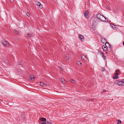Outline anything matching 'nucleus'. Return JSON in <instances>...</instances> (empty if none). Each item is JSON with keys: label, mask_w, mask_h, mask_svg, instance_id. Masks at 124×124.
<instances>
[{"label": "nucleus", "mask_w": 124, "mask_h": 124, "mask_svg": "<svg viewBox=\"0 0 124 124\" xmlns=\"http://www.w3.org/2000/svg\"><path fill=\"white\" fill-rule=\"evenodd\" d=\"M102 57L104 59H106V57L105 56H104V55H102Z\"/></svg>", "instance_id": "obj_18"}, {"label": "nucleus", "mask_w": 124, "mask_h": 124, "mask_svg": "<svg viewBox=\"0 0 124 124\" xmlns=\"http://www.w3.org/2000/svg\"><path fill=\"white\" fill-rule=\"evenodd\" d=\"M101 54H102V55H103V54H103V53H101Z\"/></svg>", "instance_id": "obj_34"}, {"label": "nucleus", "mask_w": 124, "mask_h": 124, "mask_svg": "<svg viewBox=\"0 0 124 124\" xmlns=\"http://www.w3.org/2000/svg\"><path fill=\"white\" fill-rule=\"evenodd\" d=\"M30 78H31V80H32V79H34L35 78L34 77V76L33 75H31L30 77Z\"/></svg>", "instance_id": "obj_16"}, {"label": "nucleus", "mask_w": 124, "mask_h": 124, "mask_svg": "<svg viewBox=\"0 0 124 124\" xmlns=\"http://www.w3.org/2000/svg\"><path fill=\"white\" fill-rule=\"evenodd\" d=\"M89 13L88 11L87 10L85 11L84 13V16L87 19H89Z\"/></svg>", "instance_id": "obj_2"}, {"label": "nucleus", "mask_w": 124, "mask_h": 124, "mask_svg": "<svg viewBox=\"0 0 124 124\" xmlns=\"http://www.w3.org/2000/svg\"><path fill=\"white\" fill-rule=\"evenodd\" d=\"M122 123L121 121L119 120H117V124H120Z\"/></svg>", "instance_id": "obj_17"}, {"label": "nucleus", "mask_w": 124, "mask_h": 124, "mask_svg": "<svg viewBox=\"0 0 124 124\" xmlns=\"http://www.w3.org/2000/svg\"><path fill=\"white\" fill-rule=\"evenodd\" d=\"M39 119L41 120L43 122H45L46 121V118H45L40 117L39 118Z\"/></svg>", "instance_id": "obj_8"}, {"label": "nucleus", "mask_w": 124, "mask_h": 124, "mask_svg": "<svg viewBox=\"0 0 124 124\" xmlns=\"http://www.w3.org/2000/svg\"><path fill=\"white\" fill-rule=\"evenodd\" d=\"M119 70L117 69L116 70V73H117V72H118L119 71Z\"/></svg>", "instance_id": "obj_29"}, {"label": "nucleus", "mask_w": 124, "mask_h": 124, "mask_svg": "<svg viewBox=\"0 0 124 124\" xmlns=\"http://www.w3.org/2000/svg\"><path fill=\"white\" fill-rule=\"evenodd\" d=\"M118 77L117 76L115 75L113 77V79H117L118 78Z\"/></svg>", "instance_id": "obj_13"}, {"label": "nucleus", "mask_w": 124, "mask_h": 124, "mask_svg": "<svg viewBox=\"0 0 124 124\" xmlns=\"http://www.w3.org/2000/svg\"><path fill=\"white\" fill-rule=\"evenodd\" d=\"M79 38L80 40L82 42H83L84 40V36L82 35H79Z\"/></svg>", "instance_id": "obj_4"}, {"label": "nucleus", "mask_w": 124, "mask_h": 124, "mask_svg": "<svg viewBox=\"0 0 124 124\" xmlns=\"http://www.w3.org/2000/svg\"><path fill=\"white\" fill-rule=\"evenodd\" d=\"M40 84L41 86L43 87H45L46 85L45 83L41 82H40Z\"/></svg>", "instance_id": "obj_12"}, {"label": "nucleus", "mask_w": 124, "mask_h": 124, "mask_svg": "<svg viewBox=\"0 0 124 124\" xmlns=\"http://www.w3.org/2000/svg\"><path fill=\"white\" fill-rule=\"evenodd\" d=\"M106 39L104 38H102L101 39V42L103 44H104L106 42Z\"/></svg>", "instance_id": "obj_7"}, {"label": "nucleus", "mask_w": 124, "mask_h": 124, "mask_svg": "<svg viewBox=\"0 0 124 124\" xmlns=\"http://www.w3.org/2000/svg\"><path fill=\"white\" fill-rule=\"evenodd\" d=\"M29 35H30V34H29V33H28V34H27V35H28V36H29Z\"/></svg>", "instance_id": "obj_37"}, {"label": "nucleus", "mask_w": 124, "mask_h": 124, "mask_svg": "<svg viewBox=\"0 0 124 124\" xmlns=\"http://www.w3.org/2000/svg\"><path fill=\"white\" fill-rule=\"evenodd\" d=\"M101 16H102L103 17H104V16H103V15H101Z\"/></svg>", "instance_id": "obj_39"}, {"label": "nucleus", "mask_w": 124, "mask_h": 124, "mask_svg": "<svg viewBox=\"0 0 124 124\" xmlns=\"http://www.w3.org/2000/svg\"><path fill=\"white\" fill-rule=\"evenodd\" d=\"M19 65H21V64L19 63Z\"/></svg>", "instance_id": "obj_40"}, {"label": "nucleus", "mask_w": 124, "mask_h": 124, "mask_svg": "<svg viewBox=\"0 0 124 124\" xmlns=\"http://www.w3.org/2000/svg\"><path fill=\"white\" fill-rule=\"evenodd\" d=\"M102 91H103V92H105L106 91V90L105 89H103L102 90Z\"/></svg>", "instance_id": "obj_31"}, {"label": "nucleus", "mask_w": 124, "mask_h": 124, "mask_svg": "<svg viewBox=\"0 0 124 124\" xmlns=\"http://www.w3.org/2000/svg\"><path fill=\"white\" fill-rule=\"evenodd\" d=\"M11 2L13 3L14 2V0H9Z\"/></svg>", "instance_id": "obj_30"}, {"label": "nucleus", "mask_w": 124, "mask_h": 124, "mask_svg": "<svg viewBox=\"0 0 124 124\" xmlns=\"http://www.w3.org/2000/svg\"><path fill=\"white\" fill-rule=\"evenodd\" d=\"M82 59L84 61H85L87 60V57L83 55L81 57Z\"/></svg>", "instance_id": "obj_5"}, {"label": "nucleus", "mask_w": 124, "mask_h": 124, "mask_svg": "<svg viewBox=\"0 0 124 124\" xmlns=\"http://www.w3.org/2000/svg\"><path fill=\"white\" fill-rule=\"evenodd\" d=\"M8 65H9V64H8Z\"/></svg>", "instance_id": "obj_43"}, {"label": "nucleus", "mask_w": 124, "mask_h": 124, "mask_svg": "<svg viewBox=\"0 0 124 124\" xmlns=\"http://www.w3.org/2000/svg\"><path fill=\"white\" fill-rule=\"evenodd\" d=\"M65 58L67 60H69V57L68 56H65Z\"/></svg>", "instance_id": "obj_19"}, {"label": "nucleus", "mask_w": 124, "mask_h": 124, "mask_svg": "<svg viewBox=\"0 0 124 124\" xmlns=\"http://www.w3.org/2000/svg\"><path fill=\"white\" fill-rule=\"evenodd\" d=\"M8 65H9V64H8Z\"/></svg>", "instance_id": "obj_42"}, {"label": "nucleus", "mask_w": 124, "mask_h": 124, "mask_svg": "<svg viewBox=\"0 0 124 124\" xmlns=\"http://www.w3.org/2000/svg\"><path fill=\"white\" fill-rule=\"evenodd\" d=\"M104 18H105V19L106 20H103L102 21H103L104 22H108V19L107 18H106V17H104Z\"/></svg>", "instance_id": "obj_14"}, {"label": "nucleus", "mask_w": 124, "mask_h": 124, "mask_svg": "<svg viewBox=\"0 0 124 124\" xmlns=\"http://www.w3.org/2000/svg\"><path fill=\"white\" fill-rule=\"evenodd\" d=\"M101 15L100 14H98L96 16L97 18L99 20H101V21H103V20L101 19L100 18V17L101 16Z\"/></svg>", "instance_id": "obj_9"}, {"label": "nucleus", "mask_w": 124, "mask_h": 124, "mask_svg": "<svg viewBox=\"0 0 124 124\" xmlns=\"http://www.w3.org/2000/svg\"><path fill=\"white\" fill-rule=\"evenodd\" d=\"M122 81L123 82V83H124V79L123 80V81Z\"/></svg>", "instance_id": "obj_35"}, {"label": "nucleus", "mask_w": 124, "mask_h": 124, "mask_svg": "<svg viewBox=\"0 0 124 124\" xmlns=\"http://www.w3.org/2000/svg\"><path fill=\"white\" fill-rule=\"evenodd\" d=\"M101 53V52L100 51V50L99 49L98 50V54H100V53Z\"/></svg>", "instance_id": "obj_27"}, {"label": "nucleus", "mask_w": 124, "mask_h": 124, "mask_svg": "<svg viewBox=\"0 0 124 124\" xmlns=\"http://www.w3.org/2000/svg\"><path fill=\"white\" fill-rule=\"evenodd\" d=\"M110 26H111L112 28H114V27L112 25H113L115 26H116L114 24H110Z\"/></svg>", "instance_id": "obj_21"}, {"label": "nucleus", "mask_w": 124, "mask_h": 124, "mask_svg": "<svg viewBox=\"0 0 124 124\" xmlns=\"http://www.w3.org/2000/svg\"><path fill=\"white\" fill-rule=\"evenodd\" d=\"M35 4L37 6H38L41 9L43 8L42 5L39 2H35Z\"/></svg>", "instance_id": "obj_3"}, {"label": "nucleus", "mask_w": 124, "mask_h": 124, "mask_svg": "<svg viewBox=\"0 0 124 124\" xmlns=\"http://www.w3.org/2000/svg\"><path fill=\"white\" fill-rule=\"evenodd\" d=\"M78 64L79 65V64H80V65H81L82 63L80 62L79 61V62H78Z\"/></svg>", "instance_id": "obj_28"}, {"label": "nucleus", "mask_w": 124, "mask_h": 124, "mask_svg": "<svg viewBox=\"0 0 124 124\" xmlns=\"http://www.w3.org/2000/svg\"><path fill=\"white\" fill-rule=\"evenodd\" d=\"M119 74V73H115V75L117 76H118V75Z\"/></svg>", "instance_id": "obj_25"}, {"label": "nucleus", "mask_w": 124, "mask_h": 124, "mask_svg": "<svg viewBox=\"0 0 124 124\" xmlns=\"http://www.w3.org/2000/svg\"><path fill=\"white\" fill-rule=\"evenodd\" d=\"M74 80L72 79H71L70 80V81L71 82H72V83H73V81H74Z\"/></svg>", "instance_id": "obj_24"}, {"label": "nucleus", "mask_w": 124, "mask_h": 124, "mask_svg": "<svg viewBox=\"0 0 124 124\" xmlns=\"http://www.w3.org/2000/svg\"><path fill=\"white\" fill-rule=\"evenodd\" d=\"M48 124H52V123L51 122H49Z\"/></svg>", "instance_id": "obj_32"}, {"label": "nucleus", "mask_w": 124, "mask_h": 124, "mask_svg": "<svg viewBox=\"0 0 124 124\" xmlns=\"http://www.w3.org/2000/svg\"><path fill=\"white\" fill-rule=\"evenodd\" d=\"M101 70L102 71H105V69L103 68H102L101 69Z\"/></svg>", "instance_id": "obj_22"}, {"label": "nucleus", "mask_w": 124, "mask_h": 124, "mask_svg": "<svg viewBox=\"0 0 124 124\" xmlns=\"http://www.w3.org/2000/svg\"><path fill=\"white\" fill-rule=\"evenodd\" d=\"M14 31L15 32V33H16L17 35H18L19 34V31H16V30H14Z\"/></svg>", "instance_id": "obj_15"}, {"label": "nucleus", "mask_w": 124, "mask_h": 124, "mask_svg": "<svg viewBox=\"0 0 124 124\" xmlns=\"http://www.w3.org/2000/svg\"><path fill=\"white\" fill-rule=\"evenodd\" d=\"M27 15L28 16H30V14L28 12H27Z\"/></svg>", "instance_id": "obj_26"}, {"label": "nucleus", "mask_w": 124, "mask_h": 124, "mask_svg": "<svg viewBox=\"0 0 124 124\" xmlns=\"http://www.w3.org/2000/svg\"><path fill=\"white\" fill-rule=\"evenodd\" d=\"M106 54H108V53L107 52H106Z\"/></svg>", "instance_id": "obj_41"}, {"label": "nucleus", "mask_w": 124, "mask_h": 124, "mask_svg": "<svg viewBox=\"0 0 124 124\" xmlns=\"http://www.w3.org/2000/svg\"><path fill=\"white\" fill-rule=\"evenodd\" d=\"M106 46H104L103 45L102 46V48L103 51H108V49L107 48V46L106 45Z\"/></svg>", "instance_id": "obj_6"}, {"label": "nucleus", "mask_w": 124, "mask_h": 124, "mask_svg": "<svg viewBox=\"0 0 124 124\" xmlns=\"http://www.w3.org/2000/svg\"><path fill=\"white\" fill-rule=\"evenodd\" d=\"M58 68L61 70H62V68L61 67H58Z\"/></svg>", "instance_id": "obj_23"}, {"label": "nucleus", "mask_w": 124, "mask_h": 124, "mask_svg": "<svg viewBox=\"0 0 124 124\" xmlns=\"http://www.w3.org/2000/svg\"><path fill=\"white\" fill-rule=\"evenodd\" d=\"M123 45L124 46V41H123Z\"/></svg>", "instance_id": "obj_36"}, {"label": "nucleus", "mask_w": 124, "mask_h": 124, "mask_svg": "<svg viewBox=\"0 0 124 124\" xmlns=\"http://www.w3.org/2000/svg\"><path fill=\"white\" fill-rule=\"evenodd\" d=\"M109 8V7H108V8H107V9H108Z\"/></svg>", "instance_id": "obj_38"}, {"label": "nucleus", "mask_w": 124, "mask_h": 124, "mask_svg": "<svg viewBox=\"0 0 124 124\" xmlns=\"http://www.w3.org/2000/svg\"><path fill=\"white\" fill-rule=\"evenodd\" d=\"M49 122V121H46V123H47L48 124Z\"/></svg>", "instance_id": "obj_33"}, {"label": "nucleus", "mask_w": 124, "mask_h": 124, "mask_svg": "<svg viewBox=\"0 0 124 124\" xmlns=\"http://www.w3.org/2000/svg\"><path fill=\"white\" fill-rule=\"evenodd\" d=\"M106 44H108L109 46V47L108 48L110 49L109 50L110 51H112V48L111 46V45L110 44H109L108 42H106L105 43V46H106Z\"/></svg>", "instance_id": "obj_10"}, {"label": "nucleus", "mask_w": 124, "mask_h": 124, "mask_svg": "<svg viewBox=\"0 0 124 124\" xmlns=\"http://www.w3.org/2000/svg\"><path fill=\"white\" fill-rule=\"evenodd\" d=\"M2 44L4 45V46H7V45H8V43H7L6 41H3Z\"/></svg>", "instance_id": "obj_11"}, {"label": "nucleus", "mask_w": 124, "mask_h": 124, "mask_svg": "<svg viewBox=\"0 0 124 124\" xmlns=\"http://www.w3.org/2000/svg\"><path fill=\"white\" fill-rule=\"evenodd\" d=\"M61 81L63 82V81H64L65 79L63 78H62L61 79Z\"/></svg>", "instance_id": "obj_20"}, {"label": "nucleus", "mask_w": 124, "mask_h": 124, "mask_svg": "<svg viewBox=\"0 0 124 124\" xmlns=\"http://www.w3.org/2000/svg\"><path fill=\"white\" fill-rule=\"evenodd\" d=\"M114 83L119 85H123V82L117 80L115 81Z\"/></svg>", "instance_id": "obj_1"}]
</instances>
